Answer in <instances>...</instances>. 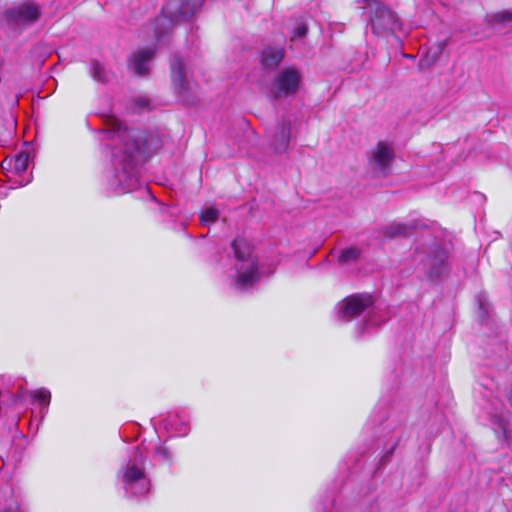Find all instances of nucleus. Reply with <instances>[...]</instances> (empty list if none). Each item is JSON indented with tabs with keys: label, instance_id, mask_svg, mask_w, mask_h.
Returning a JSON list of instances; mask_svg holds the SVG:
<instances>
[{
	"label": "nucleus",
	"instance_id": "412c9836",
	"mask_svg": "<svg viewBox=\"0 0 512 512\" xmlns=\"http://www.w3.org/2000/svg\"><path fill=\"white\" fill-rule=\"evenodd\" d=\"M304 33H305V29H304V28H300V29H299V35H302V34H304Z\"/></svg>",
	"mask_w": 512,
	"mask_h": 512
},
{
	"label": "nucleus",
	"instance_id": "f03ea898",
	"mask_svg": "<svg viewBox=\"0 0 512 512\" xmlns=\"http://www.w3.org/2000/svg\"><path fill=\"white\" fill-rule=\"evenodd\" d=\"M394 159V147L388 141H378L367 152L368 166L378 176H387L390 173Z\"/></svg>",
	"mask_w": 512,
	"mask_h": 512
},
{
	"label": "nucleus",
	"instance_id": "2eb2a0df",
	"mask_svg": "<svg viewBox=\"0 0 512 512\" xmlns=\"http://www.w3.org/2000/svg\"><path fill=\"white\" fill-rule=\"evenodd\" d=\"M409 228L401 223H392L385 228V235L388 237L406 236L409 234Z\"/></svg>",
	"mask_w": 512,
	"mask_h": 512
},
{
	"label": "nucleus",
	"instance_id": "dca6fc26",
	"mask_svg": "<svg viewBox=\"0 0 512 512\" xmlns=\"http://www.w3.org/2000/svg\"><path fill=\"white\" fill-rule=\"evenodd\" d=\"M219 217V212L214 207H206L202 210L200 215V220L204 225H210L215 223Z\"/></svg>",
	"mask_w": 512,
	"mask_h": 512
},
{
	"label": "nucleus",
	"instance_id": "f3484780",
	"mask_svg": "<svg viewBox=\"0 0 512 512\" xmlns=\"http://www.w3.org/2000/svg\"><path fill=\"white\" fill-rule=\"evenodd\" d=\"M359 251L356 248H347L341 251L339 261L341 263H349L358 258Z\"/></svg>",
	"mask_w": 512,
	"mask_h": 512
},
{
	"label": "nucleus",
	"instance_id": "9b49d317",
	"mask_svg": "<svg viewBox=\"0 0 512 512\" xmlns=\"http://www.w3.org/2000/svg\"><path fill=\"white\" fill-rule=\"evenodd\" d=\"M154 56V51L151 49H142L133 54L130 66L133 71L138 75H145L149 71V62Z\"/></svg>",
	"mask_w": 512,
	"mask_h": 512
},
{
	"label": "nucleus",
	"instance_id": "a211bd4d",
	"mask_svg": "<svg viewBox=\"0 0 512 512\" xmlns=\"http://www.w3.org/2000/svg\"><path fill=\"white\" fill-rule=\"evenodd\" d=\"M31 397L33 400L38 401L41 405L47 406L50 402V392L46 389H39L32 392Z\"/></svg>",
	"mask_w": 512,
	"mask_h": 512
},
{
	"label": "nucleus",
	"instance_id": "aec40b11",
	"mask_svg": "<svg viewBox=\"0 0 512 512\" xmlns=\"http://www.w3.org/2000/svg\"><path fill=\"white\" fill-rule=\"evenodd\" d=\"M497 423H498L499 428L503 432L504 438L508 439V423H507L506 419H503V418L498 419Z\"/></svg>",
	"mask_w": 512,
	"mask_h": 512
},
{
	"label": "nucleus",
	"instance_id": "4468645a",
	"mask_svg": "<svg viewBox=\"0 0 512 512\" xmlns=\"http://www.w3.org/2000/svg\"><path fill=\"white\" fill-rule=\"evenodd\" d=\"M29 159L30 157L27 152H21L13 160L9 161V165L13 166L16 173L21 174L28 168Z\"/></svg>",
	"mask_w": 512,
	"mask_h": 512
},
{
	"label": "nucleus",
	"instance_id": "39448f33",
	"mask_svg": "<svg viewBox=\"0 0 512 512\" xmlns=\"http://www.w3.org/2000/svg\"><path fill=\"white\" fill-rule=\"evenodd\" d=\"M108 138L123 144V150L129 157L142 153V147L131 131L119 120H113L111 129L108 131Z\"/></svg>",
	"mask_w": 512,
	"mask_h": 512
},
{
	"label": "nucleus",
	"instance_id": "ddd939ff",
	"mask_svg": "<svg viewBox=\"0 0 512 512\" xmlns=\"http://www.w3.org/2000/svg\"><path fill=\"white\" fill-rule=\"evenodd\" d=\"M282 48H267L262 53V63L266 68L276 67L283 59Z\"/></svg>",
	"mask_w": 512,
	"mask_h": 512
},
{
	"label": "nucleus",
	"instance_id": "0eeeda50",
	"mask_svg": "<svg viewBox=\"0 0 512 512\" xmlns=\"http://www.w3.org/2000/svg\"><path fill=\"white\" fill-rule=\"evenodd\" d=\"M371 25L375 34L400 31L401 23L395 13L386 7H378L376 14L371 19Z\"/></svg>",
	"mask_w": 512,
	"mask_h": 512
},
{
	"label": "nucleus",
	"instance_id": "6ab92c4d",
	"mask_svg": "<svg viewBox=\"0 0 512 512\" xmlns=\"http://www.w3.org/2000/svg\"><path fill=\"white\" fill-rule=\"evenodd\" d=\"M103 69L100 64L95 63L93 65V77L98 81H103L104 77L102 76Z\"/></svg>",
	"mask_w": 512,
	"mask_h": 512
},
{
	"label": "nucleus",
	"instance_id": "4be33fe9",
	"mask_svg": "<svg viewBox=\"0 0 512 512\" xmlns=\"http://www.w3.org/2000/svg\"><path fill=\"white\" fill-rule=\"evenodd\" d=\"M509 401H510V403L512 404V391H511V392H510V394H509Z\"/></svg>",
	"mask_w": 512,
	"mask_h": 512
},
{
	"label": "nucleus",
	"instance_id": "f8f14e48",
	"mask_svg": "<svg viewBox=\"0 0 512 512\" xmlns=\"http://www.w3.org/2000/svg\"><path fill=\"white\" fill-rule=\"evenodd\" d=\"M291 127L289 123H281L274 135L272 140V147L276 153H283L287 150L290 142Z\"/></svg>",
	"mask_w": 512,
	"mask_h": 512
},
{
	"label": "nucleus",
	"instance_id": "9d476101",
	"mask_svg": "<svg viewBox=\"0 0 512 512\" xmlns=\"http://www.w3.org/2000/svg\"><path fill=\"white\" fill-rule=\"evenodd\" d=\"M201 4V0H188L184 4L181 5L179 11L174 12L172 3H169L166 7L162 9L163 15L169 18V21H177L182 18H186L189 15H192L196 8Z\"/></svg>",
	"mask_w": 512,
	"mask_h": 512
},
{
	"label": "nucleus",
	"instance_id": "20e7f679",
	"mask_svg": "<svg viewBox=\"0 0 512 512\" xmlns=\"http://www.w3.org/2000/svg\"><path fill=\"white\" fill-rule=\"evenodd\" d=\"M4 17L10 27L18 29L34 23L39 17V10L32 3H23L6 10Z\"/></svg>",
	"mask_w": 512,
	"mask_h": 512
},
{
	"label": "nucleus",
	"instance_id": "423d86ee",
	"mask_svg": "<svg viewBox=\"0 0 512 512\" xmlns=\"http://www.w3.org/2000/svg\"><path fill=\"white\" fill-rule=\"evenodd\" d=\"M301 82V74L294 68L281 71L275 78L272 93L275 97H286L297 92Z\"/></svg>",
	"mask_w": 512,
	"mask_h": 512
},
{
	"label": "nucleus",
	"instance_id": "7ed1b4c3",
	"mask_svg": "<svg viewBox=\"0 0 512 512\" xmlns=\"http://www.w3.org/2000/svg\"><path fill=\"white\" fill-rule=\"evenodd\" d=\"M142 454L135 453V463L129 464L123 473L122 481L126 492L133 495H144L149 491V480L145 477L139 463L142 462Z\"/></svg>",
	"mask_w": 512,
	"mask_h": 512
},
{
	"label": "nucleus",
	"instance_id": "f257e3e1",
	"mask_svg": "<svg viewBox=\"0 0 512 512\" xmlns=\"http://www.w3.org/2000/svg\"><path fill=\"white\" fill-rule=\"evenodd\" d=\"M235 254L236 287L246 289L259 279L257 260L252 254L251 244L242 237L232 242Z\"/></svg>",
	"mask_w": 512,
	"mask_h": 512
},
{
	"label": "nucleus",
	"instance_id": "6e6552de",
	"mask_svg": "<svg viewBox=\"0 0 512 512\" xmlns=\"http://www.w3.org/2000/svg\"><path fill=\"white\" fill-rule=\"evenodd\" d=\"M372 302L370 295H353L342 302L340 309L344 317H353L362 313L366 308L372 305Z\"/></svg>",
	"mask_w": 512,
	"mask_h": 512
},
{
	"label": "nucleus",
	"instance_id": "1a4fd4ad",
	"mask_svg": "<svg viewBox=\"0 0 512 512\" xmlns=\"http://www.w3.org/2000/svg\"><path fill=\"white\" fill-rule=\"evenodd\" d=\"M172 82L175 91L182 97H185L187 91L192 90V83L188 80L183 62L175 58L171 63Z\"/></svg>",
	"mask_w": 512,
	"mask_h": 512
}]
</instances>
